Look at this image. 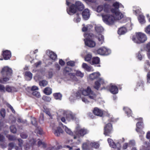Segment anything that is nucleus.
<instances>
[{"label":"nucleus","instance_id":"6e6d98bb","mask_svg":"<svg viewBox=\"0 0 150 150\" xmlns=\"http://www.w3.org/2000/svg\"><path fill=\"white\" fill-rule=\"evenodd\" d=\"M42 129L40 127H38V129H36L35 130V132L37 133H38L40 134L42 133Z\"/></svg>","mask_w":150,"mask_h":150},{"label":"nucleus","instance_id":"20e7f679","mask_svg":"<svg viewBox=\"0 0 150 150\" xmlns=\"http://www.w3.org/2000/svg\"><path fill=\"white\" fill-rule=\"evenodd\" d=\"M3 78V79L0 80V82L4 83L9 79V78L11 76L12 74V70L11 68L8 66L4 67L1 71Z\"/></svg>","mask_w":150,"mask_h":150},{"label":"nucleus","instance_id":"603ef678","mask_svg":"<svg viewBox=\"0 0 150 150\" xmlns=\"http://www.w3.org/2000/svg\"><path fill=\"white\" fill-rule=\"evenodd\" d=\"M12 89V87L8 86H6V91L8 92H11Z\"/></svg>","mask_w":150,"mask_h":150},{"label":"nucleus","instance_id":"bb28decb","mask_svg":"<svg viewBox=\"0 0 150 150\" xmlns=\"http://www.w3.org/2000/svg\"><path fill=\"white\" fill-rule=\"evenodd\" d=\"M67 117L69 120H74L75 119V116L71 112L68 113L67 115Z\"/></svg>","mask_w":150,"mask_h":150},{"label":"nucleus","instance_id":"8fccbe9b","mask_svg":"<svg viewBox=\"0 0 150 150\" xmlns=\"http://www.w3.org/2000/svg\"><path fill=\"white\" fill-rule=\"evenodd\" d=\"M0 91L1 92H5L6 87L3 85L0 84Z\"/></svg>","mask_w":150,"mask_h":150},{"label":"nucleus","instance_id":"473e14b6","mask_svg":"<svg viewBox=\"0 0 150 150\" xmlns=\"http://www.w3.org/2000/svg\"><path fill=\"white\" fill-rule=\"evenodd\" d=\"M48 82L45 80H43L39 81V85L40 86L45 87L47 85Z\"/></svg>","mask_w":150,"mask_h":150},{"label":"nucleus","instance_id":"69168bd1","mask_svg":"<svg viewBox=\"0 0 150 150\" xmlns=\"http://www.w3.org/2000/svg\"><path fill=\"white\" fill-rule=\"evenodd\" d=\"M59 64L62 66L64 65L65 64V62L62 59H60L59 61Z\"/></svg>","mask_w":150,"mask_h":150},{"label":"nucleus","instance_id":"f03ea898","mask_svg":"<svg viewBox=\"0 0 150 150\" xmlns=\"http://www.w3.org/2000/svg\"><path fill=\"white\" fill-rule=\"evenodd\" d=\"M81 93L83 96H88V98L91 99H94L96 97L95 94L91 91L89 87H88L87 89L83 90L81 92H78L76 94V97L77 99L81 98L83 102L86 103H88L89 101L86 98L83 97L82 96Z\"/></svg>","mask_w":150,"mask_h":150},{"label":"nucleus","instance_id":"9d476101","mask_svg":"<svg viewBox=\"0 0 150 150\" xmlns=\"http://www.w3.org/2000/svg\"><path fill=\"white\" fill-rule=\"evenodd\" d=\"M108 142L110 145L112 147L114 148H117L118 150H120L121 148V144L119 143L115 144L113 142L112 139L109 138L108 139Z\"/></svg>","mask_w":150,"mask_h":150},{"label":"nucleus","instance_id":"de8ad7c7","mask_svg":"<svg viewBox=\"0 0 150 150\" xmlns=\"http://www.w3.org/2000/svg\"><path fill=\"white\" fill-rule=\"evenodd\" d=\"M76 75L77 76H80L81 77H82L83 76V74L80 71H77L76 72Z\"/></svg>","mask_w":150,"mask_h":150},{"label":"nucleus","instance_id":"4be33fe9","mask_svg":"<svg viewBox=\"0 0 150 150\" xmlns=\"http://www.w3.org/2000/svg\"><path fill=\"white\" fill-rule=\"evenodd\" d=\"M127 31L126 28L124 27H122L120 28L118 31V33L119 35H121L124 34Z\"/></svg>","mask_w":150,"mask_h":150},{"label":"nucleus","instance_id":"c85d7f7f","mask_svg":"<svg viewBox=\"0 0 150 150\" xmlns=\"http://www.w3.org/2000/svg\"><path fill=\"white\" fill-rule=\"evenodd\" d=\"M92 57L91 54L90 53L88 54L85 57V60L86 61L89 62L91 64V60Z\"/></svg>","mask_w":150,"mask_h":150},{"label":"nucleus","instance_id":"1a4fd4ad","mask_svg":"<svg viewBox=\"0 0 150 150\" xmlns=\"http://www.w3.org/2000/svg\"><path fill=\"white\" fill-rule=\"evenodd\" d=\"M77 132H78L77 135L78 137H83L88 132V131L86 129H81L79 126L76 128Z\"/></svg>","mask_w":150,"mask_h":150},{"label":"nucleus","instance_id":"c756f323","mask_svg":"<svg viewBox=\"0 0 150 150\" xmlns=\"http://www.w3.org/2000/svg\"><path fill=\"white\" fill-rule=\"evenodd\" d=\"M68 76L70 77V80L73 81H76L77 79L76 77L74 74L72 73H69L68 74Z\"/></svg>","mask_w":150,"mask_h":150},{"label":"nucleus","instance_id":"f8f14e48","mask_svg":"<svg viewBox=\"0 0 150 150\" xmlns=\"http://www.w3.org/2000/svg\"><path fill=\"white\" fill-rule=\"evenodd\" d=\"M112 129V125L111 123H109L105 127L104 134L105 135H108Z\"/></svg>","mask_w":150,"mask_h":150},{"label":"nucleus","instance_id":"680f3d73","mask_svg":"<svg viewBox=\"0 0 150 150\" xmlns=\"http://www.w3.org/2000/svg\"><path fill=\"white\" fill-rule=\"evenodd\" d=\"M82 147L84 149H86L88 148V145L86 143H84L83 144Z\"/></svg>","mask_w":150,"mask_h":150},{"label":"nucleus","instance_id":"4d7b16f0","mask_svg":"<svg viewBox=\"0 0 150 150\" xmlns=\"http://www.w3.org/2000/svg\"><path fill=\"white\" fill-rule=\"evenodd\" d=\"M18 140L19 142L18 145L20 147H21L23 144V141L21 139H18Z\"/></svg>","mask_w":150,"mask_h":150},{"label":"nucleus","instance_id":"0e129e2a","mask_svg":"<svg viewBox=\"0 0 150 150\" xmlns=\"http://www.w3.org/2000/svg\"><path fill=\"white\" fill-rule=\"evenodd\" d=\"M38 87L36 86H33L32 87L31 90L32 91H35L36 90H38Z\"/></svg>","mask_w":150,"mask_h":150},{"label":"nucleus","instance_id":"7ed1b4c3","mask_svg":"<svg viewBox=\"0 0 150 150\" xmlns=\"http://www.w3.org/2000/svg\"><path fill=\"white\" fill-rule=\"evenodd\" d=\"M84 8V6L83 4L79 1H76L75 3L71 5L69 8H67L68 13L72 15L76 13L77 11H82Z\"/></svg>","mask_w":150,"mask_h":150},{"label":"nucleus","instance_id":"09e8293b","mask_svg":"<svg viewBox=\"0 0 150 150\" xmlns=\"http://www.w3.org/2000/svg\"><path fill=\"white\" fill-rule=\"evenodd\" d=\"M6 112L5 110L4 109H2L0 111V114L4 118L5 116Z\"/></svg>","mask_w":150,"mask_h":150},{"label":"nucleus","instance_id":"3c124183","mask_svg":"<svg viewBox=\"0 0 150 150\" xmlns=\"http://www.w3.org/2000/svg\"><path fill=\"white\" fill-rule=\"evenodd\" d=\"M25 75L29 77L30 79L32 78L33 75L29 71H27L25 72Z\"/></svg>","mask_w":150,"mask_h":150},{"label":"nucleus","instance_id":"2eb2a0df","mask_svg":"<svg viewBox=\"0 0 150 150\" xmlns=\"http://www.w3.org/2000/svg\"><path fill=\"white\" fill-rule=\"evenodd\" d=\"M104 83L103 79L101 78L99 79L98 81L95 82L94 88L95 89L98 90L100 87L101 84H103Z\"/></svg>","mask_w":150,"mask_h":150},{"label":"nucleus","instance_id":"423d86ee","mask_svg":"<svg viewBox=\"0 0 150 150\" xmlns=\"http://www.w3.org/2000/svg\"><path fill=\"white\" fill-rule=\"evenodd\" d=\"M93 36L92 34H85L84 35V37L85 38L84 39L85 43L86 45L91 47H94L96 45V43L95 41L90 39V38Z\"/></svg>","mask_w":150,"mask_h":150},{"label":"nucleus","instance_id":"49530a36","mask_svg":"<svg viewBox=\"0 0 150 150\" xmlns=\"http://www.w3.org/2000/svg\"><path fill=\"white\" fill-rule=\"evenodd\" d=\"M92 146L96 149L98 148L99 147V144L97 143H92L91 144Z\"/></svg>","mask_w":150,"mask_h":150},{"label":"nucleus","instance_id":"b1692460","mask_svg":"<svg viewBox=\"0 0 150 150\" xmlns=\"http://www.w3.org/2000/svg\"><path fill=\"white\" fill-rule=\"evenodd\" d=\"M44 93L47 95H50L52 93V89L49 87H46L44 89Z\"/></svg>","mask_w":150,"mask_h":150},{"label":"nucleus","instance_id":"338daca9","mask_svg":"<svg viewBox=\"0 0 150 150\" xmlns=\"http://www.w3.org/2000/svg\"><path fill=\"white\" fill-rule=\"evenodd\" d=\"M14 144L13 143H11L8 144V146L9 148L12 149L14 147Z\"/></svg>","mask_w":150,"mask_h":150},{"label":"nucleus","instance_id":"864d4df0","mask_svg":"<svg viewBox=\"0 0 150 150\" xmlns=\"http://www.w3.org/2000/svg\"><path fill=\"white\" fill-rule=\"evenodd\" d=\"M67 64L71 66H74L75 65V62L74 61H70L67 62Z\"/></svg>","mask_w":150,"mask_h":150},{"label":"nucleus","instance_id":"5fc2aeb1","mask_svg":"<svg viewBox=\"0 0 150 150\" xmlns=\"http://www.w3.org/2000/svg\"><path fill=\"white\" fill-rule=\"evenodd\" d=\"M71 71V69L70 68L68 67H66L64 70V74H66Z\"/></svg>","mask_w":150,"mask_h":150},{"label":"nucleus","instance_id":"58836bf2","mask_svg":"<svg viewBox=\"0 0 150 150\" xmlns=\"http://www.w3.org/2000/svg\"><path fill=\"white\" fill-rule=\"evenodd\" d=\"M44 120V115L43 113H41L40 116L39 122L40 123L42 124L43 123Z\"/></svg>","mask_w":150,"mask_h":150},{"label":"nucleus","instance_id":"e2e57ef3","mask_svg":"<svg viewBox=\"0 0 150 150\" xmlns=\"http://www.w3.org/2000/svg\"><path fill=\"white\" fill-rule=\"evenodd\" d=\"M135 142L133 140H130L129 142V144L133 146H134L135 145Z\"/></svg>","mask_w":150,"mask_h":150},{"label":"nucleus","instance_id":"c03bdc74","mask_svg":"<svg viewBox=\"0 0 150 150\" xmlns=\"http://www.w3.org/2000/svg\"><path fill=\"white\" fill-rule=\"evenodd\" d=\"M145 31L146 33L150 35V25L145 28Z\"/></svg>","mask_w":150,"mask_h":150},{"label":"nucleus","instance_id":"393cba45","mask_svg":"<svg viewBox=\"0 0 150 150\" xmlns=\"http://www.w3.org/2000/svg\"><path fill=\"white\" fill-rule=\"evenodd\" d=\"M59 125L60 126L63 127L64 128L65 130L67 133L70 135H72V132L70 129L68 128L65 126H63V124L62 123L59 124Z\"/></svg>","mask_w":150,"mask_h":150},{"label":"nucleus","instance_id":"37998d69","mask_svg":"<svg viewBox=\"0 0 150 150\" xmlns=\"http://www.w3.org/2000/svg\"><path fill=\"white\" fill-rule=\"evenodd\" d=\"M33 95L36 96L37 97L39 98L40 97V94L39 92L37 91H34L32 93Z\"/></svg>","mask_w":150,"mask_h":150},{"label":"nucleus","instance_id":"13d9d810","mask_svg":"<svg viewBox=\"0 0 150 150\" xmlns=\"http://www.w3.org/2000/svg\"><path fill=\"white\" fill-rule=\"evenodd\" d=\"M17 122H21L23 123H26V120H23L19 118L17 120Z\"/></svg>","mask_w":150,"mask_h":150},{"label":"nucleus","instance_id":"f257e3e1","mask_svg":"<svg viewBox=\"0 0 150 150\" xmlns=\"http://www.w3.org/2000/svg\"><path fill=\"white\" fill-rule=\"evenodd\" d=\"M102 11H103L101 16L103 21L107 24H110L113 21V18L111 15L109 14L110 9L109 5L107 4L98 6L96 9V11L100 12Z\"/></svg>","mask_w":150,"mask_h":150},{"label":"nucleus","instance_id":"dca6fc26","mask_svg":"<svg viewBox=\"0 0 150 150\" xmlns=\"http://www.w3.org/2000/svg\"><path fill=\"white\" fill-rule=\"evenodd\" d=\"M82 14L83 18L85 20L88 19L90 17L89 11L88 9L84 10Z\"/></svg>","mask_w":150,"mask_h":150},{"label":"nucleus","instance_id":"412c9836","mask_svg":"<svg viewBox=\"0 0 150 150\" xmlns=\"http://www.w3.org/2000/svg\"><path fill=\"white\" fill-rule=\"evenodd\" d=\"M97 39L98 40V43L99 45L102 44L104 41V36L101 34H100L98 35L97 37Z\"/></svg>","mask_w":150,"mask_h":150},{"label":"nucleus","instance_id":"774afa93","mask_svg":"<svg viewBox=\"0 0 150 150\" xmlns=\"http://www.w3.org/2000/svg\"><path fill=\"white\" fill-rule=\"evenodd\" d=\"M146 137L148 139H150V132H148L146 134Z\"/></svg>","mask_w":150,"mask_h":150},{"label":"nucleus","instance_id":"a19ab883","mask_svg":"<svg viewBox=\"0 0 150 150\" xmlns=\"http://www.w3.org/2000/svg\"><path fill=\"white\" fill-rule=\"evenodd\" d=\"M42 99L45 101L47 102H50L51 100V98L47 96H44L42 97Z\"/></svg>","mask_w":150,"mask_h":150},{"label":"nucleus","instance_id":"4c0bfd02","mask_svg":"<svg viewBox=\"0 0 150 150\" xmlns=\"http://www.w3.org/2000/svg\"><path fill=\"white\" fill-rule=\"evenodd\" d=\"M31 122L32 124L36 126L37 124V122L36 120V119L34 117H32L31 118Z\"/></svg>","mask_w":150,"mask_h":150},{"label":"nucleus","instance_id":"0eeeda50","mask_svg":"<svg viewBox=\"0 0 150 150\" xmlns=\"http://www.w3.org/2000/svg\"><path fill=\"white\" fill-rule=\"evenodd\" d=\"M136 37L138 40L136 41L134 36H133L132 40L137 43L144 42L147 39L146 35L144 33L139 32L136 33Z\"/></svg>","mask_w":150,"mask_h":150},{"label":"nucleus","instance_id":"79ce46f5","mask_svg":"<svg viewBox=\"0 0 150 150\" xmlns=\"http://www.w3.org/2000/svg\"><path fill=\"white\" fill-rule=\"evenodd\" d=\"M20 137L23 139H26L28 137V135L25 132L21 133L20 134Z\"/></svg>","mask_w":150,"mask_h":150},{"label":"nucleus","instance_id":"aec40b11","mask_svg":"<svg viewBox=\"0 0 150 150\" xmlns=\"http://www.w3.org/2000/svg\"><path fill=\"white\" fill-rule=\"evenodd\" d=\"M100 75V74L99 73L94 72L90 75L89 78L91 80H93L98 78Z\"/></svg>","mask_w":150,"mask_h":150},{"label":"nucleus","instance_id":"052dcab7","mask_svg":"<svg viewBox=\"0 0 150 150\" xmlns=\"http://www.w3.org/2000/svg\"><path fill=\"white\" fill-rule=\"evenodd\" d=\"M5 140V137L3 135H0V142H3Z\"/></svg>","mask_w":150,"mask_h":150},{"label":"nucleus","instance_id":"cd10ccee","mask_svg":"<svg viewBox=\"0 0 150 150\" xmlns=\"http://www.w3.org/2000/svg\"><path fill=\"white\" fill-rule=\"evenodd\" d=\"M81 18L79 16V14L77 13L74 16V21L76 23H78L80 22Z\"/></svg>","mask_w":150,"mask_h":150},{"label":"nucleus","instance_id":"c9c22d12","mask_svg":"<svg viewBox=\"0 0 150 150\" xmlns=\"http://www.w3.org/2000/svg\"><path fill=\"white\" fill-rule=\"evenodd\" d=\"M123 109L125 110L128 116L129 117L131 115L132 111L129 108L127 107H124Z\"/></svg>","mask_w":150,"mask_h":150},{"label":"nucleus","instance_id":"f3484780","mask_svg":"<svg viewBox=\"0 0 150 150\" xmlns=\"http://www.w3.org/2000/svg\"><path fill=\"white\" fill-rule=\"evenodd\" d=\"M93 112L95 115L100 117L102 116L103 115V112L97 108H94Z\"/></svg>","mask_w":150,"mask_h":150},{"label":"nucleus","instance_id":"a211bd4d","mask_svg":"<svg viewBox=\"0 0 150 150\" xmlns=\"http://www.w3.org/2000/svg\"><path fill=\"white\" fill-rule=\"evenodd\" d=\"M110 91L112 93L115 94L118 93V89L115 86L111 84L110 85Z\"/></svg>","mask_w":150,"mask_h":150},{"label":"nucleus","instance_id":"5701e85b","mask_svg":"<svg viewBox=\"0 0 150 150\" xmlns=\"http://www.w3.org/2000/svg\"><path fill=\"white\" fill-rule=\"evenodd\" d=\"M82 67L88 71H93L92 68L88 66L86 64L83 63L82 64Z\"/></svg>","mask_w":150,"mask_h":150},{"label":"nucleus","instance_id":"6e6552de","mask_svg":"<svg viewBox=\"0 0 150 150\" xmlns=\"http://www.w3.org/2000/svg\"><path fill=\"white\" fill-rule=\"evenodd\" d=\"M97 53L100 55H108L111 53V51L105 47L99 48L97 50Z\"/></svg>","mask_w":150,"mask_h":150},{"label":"nucleus","instance_id":"a18cd8bd","mask_svg":"<svg viewBox=\"0 0 150 150\" xmlns=\"http://www.w3.org/2000/svg\"><path fill=\"white\" fill-rule=\"evenodd\" d=\"M7 137L9 140L11 141H13L16 139V138L15 136L8 135L7 136Z\"/></svg>","mask_w":150,"mask_h":150},{"label":"nucleus","instance_id":"9b49d317","mask_svg":"<svg viewBox=\"0 0 150 150\" xmlns=\"http://www.w3.org/2000/svg\"><path fill=\"white\" fill-rule=\"evenodd\" d=\"M53 132L56 136H59L61 133H62L63 132V130L60 127H56L54 126L53 127Z\"/></svg>","mask_w":150,"mask_h":150},{"label":"nucleus","instance_id":"2f4dec72","mask_svg":"<svg viewBox=\"0 0 150 150\" xmlns=\"http://www.w3.org/2000/svg\"><path fill=\"white\" fill-rule=\"evenodd\" d=\"M146 50L148 52L147 55L148 57L150 59V42L146 44Z\"/></svg>","mask_w":150,"mask_h":150},{"label":"nucleus","instance_id":"bf43d9fd","mask_svg":"<svg viewBox=\"0 0 150 150\" xmlns=\"http://www.w3.org/2000/svg\"><path fill=\"white\" fill-rule=\"evenodd\" d=\"M147 81L148 83H150V71L147 75Z\"/></svg>","mask_w":150,"mask_h":150},{"label":"nucleus","instance_id":"6ab92c4d","mask_svg":"<svg viewBox=\"0 0 150 150\" xmlns=\"http://www.w3.org/2000/svg\"><path fill=\"white\" fill-rule=\"evenodd\" d=\"M3 56L5 60L9 59L11 57V53L10 51L6 50L3 52Z\"/></svg>","mask_w":150,"mask_h":150},{"label":"nucleus","instance_id":"e433bc0d","mask_svg":"<svg viewBox=\"0 0 150 150\" xmlns=\"http://www.w3.org/2000/svg\"><path fill=\"white\" fill-rule=\"evenodd\" d=\"M38 144L39 146L43 148H45L46 147V144L41 141H39L38 142Z\"/></svg>","mask_w":150,"mask_h":150},{"label":"nucleus","instance_id":"ea45409f","mask_svg":"<svg viewBox=\"0 0 150 150\" xmlns=\"http://www.w3.org/2000/svg\"><path fill=\"white\" fill-rule=\"evenodd\" d=\"M10 129L11 132L13 133H16L17 131V129L14 126H11L10 127Z\"/></svg>","mask_w":150,"mask_h":150},{"label":"nucleus","instance_id":"7c9ffc66","mask_svg":"<svg viewBox=\"0 0 150 150\" xmlns=\"http://www.w3.org/2000/svg\"><path fill=\"white\" fill-rule=\"evenodd\" d=\"M100 62V59L98 57H93L92 59V62H91V64H98Z\"/></svg>","mask_w":150,"mask_h":150},{"label":"nucleus","instance_id":"a878e982","mask_svg":"<svg viewBox=\"0 0 150 150\" xmlns=\"http://www.w3.org/2000/svg\"><path fill=\"white\" fill-rule=\"evenodd\" d=\"M95 29L96 32L98 33L102 32L103 31V28L100 25H96L95 27Z\"/></svg>","mask_w":150,"mask_h":150},{"label":"nucleus","instance_id":"ddd939ff","mask_svg":"<svg viewBox=\"0 0 150 150\" xmlns=\"http://www.w3.org/2000/svg\"><path fill=\"white\" fill-rule=\"evenodd\" d=\"M136 130L137 132L141 133L142 134H144V132L142 130L144 127L143 122H138L136 124Z\"/></svg>","mask_w":150,"mask_h":150},{"label":"nucleus","instance_id":"39448f33","mask_svg":"<svg viewBox=\"0 0 150 150\" xmlns=\"http://www.w3.org/2000/svg\"><path fill=\"white\" fill-rule=\"evenodd\" d=\"M113 6L114 8H112L111 9V11L112 13H115L114 17L112 16L114 20L113 22L110 24L113 23L115 20H120L124 17L123 14L121 12L118 11L119 9V4L117 2H116L113 3ZM108 24L109 25V24Z\"/></svg>","mask_w":150,"mask_h":150},{"label":"nucleus","instance_id":"72a5a7b5","mask_svg":"<svg viewBox=\"0 0 150 150\" xmlns=\"http://www.w3.org/2000/svg\"><path fill=\"white\" fill-rule=\"evenodd\" d=\"M138 20L139 22L143 24L145 22L144 16L142 15H139L138 17Z\"/></svg>","mask_w":150,"mask_h":150},{"label":"nucleus","instance_id":"4468645a","mask_svg":"<svg viewBox=\"0 0 150 150\" xmlns=\"http://www.w3.org/2000/svg\"><path fill=\"white\" fill-rule=\"evenodd\" d=\"M46 53L52 60L55 61L57 59V55L54 52L48 50L47 51Z\"/></svg>","mask_w":150,"mask_h":150},{"label":"nucleus","instance_id":"f704fd0d","mask_svg":"<svg viewBox=\"0 0 150 150\" xmlns=\"http://www.w3.org/2000/svg\"><path fill=\"white\" fill-rule=\"evenodd\" d=\"M53 95L56 99H61L62 95L60 93H55L53 94Z\"/></svg>","mask_w":150,"mask_h":150}]
</instances>
